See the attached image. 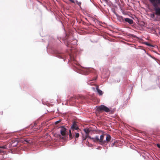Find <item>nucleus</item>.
<instances>
[{
  "label": "nucleus",
  "instance_id": "obj_1",
  "mask_svg": "<svg viewBox=\"0 0 160 160\" xmlns=\"http://www.w3.org/2000/svg\"><path fill=\"white\" fill-rule=\"evenodd\" d=\"M84 130L86 133L85 138H83V140H85L86 139L88 138L93 141L96 142H100V144L102 145L106 144L108 142L110 141L111 137L108 134H102L100 136V138L98 136H95L94 138H92L88 136V134L90 132V130L88 129H84Z\"/></svg>",
  "mask_w": 160,
  "mask_h": 160
},
{
  "label": "nucleus",
  "instance_id": "obj_2",
  "mask_svg": "<svg viewBox=\"0 0 160 160\" xmlns=\"http://www.w3.org/2000/svg\"><path fill=\"white\" fill-rule=\"evenodd\" d=\"M149 2L153 6V9L155 11V14L158 17L160 16V7H158L160 6V0H149Z\"/></svg>",
  "mask_w": 160,
  "mask_h": 160
},
{
  "label": "nucleus",
  "instance_id": "obj_3",
  "mask_svg": "<svg viewBox=\"0 0 160 160\" xmlns=\"http://www.w3.org/2000/svg\"><path fill=\"white\" fill-rule=\"evenodd\" d=\"M97 110L98 112H109V114H113L114 112V110L112 109L111 108H108L103 105H101L97 108Z\"/></svg>",
  "mask_w": 160,
  "mask_h": 160
},
{
  "label": "nucleus",
  "instance_id": "obj_4",
  "mask_svg": "<svg viewBox=\"0 0 160 160\" xmlns=\"http://www.w3.org/2000/svg\"><path fill=\"white\" fill-rule=\"evenodd\" d=\"M60 133L62 136H65L67 133V129L64 126H61L60 127Z\"/></svg>",
  "mask_w": 160,
  "mask_h": 160
},
{
  "label": "nucleus",
  "instance_id": "obj_5",
  "mask_svg": "<svg viewBox=\"0 0 160 160\" xmlns=\"http://www.w3.org/2000/svg\"><path fill=\"white\" fill-rule=\"evenodd\" d=\"M79 129L78 125L75 122H73V124L71 127V130H72V132L74 130H77Z\"/></svg>",
  "mask_w": 160,
  "mask_h": 160
},
{
  "label": "nucleus",
  "instance_id": "obj_6",
  "mask_svg": "<svg viewBox=\"0 0 160 160\" xmlns=\"http://www.w3.org/2000/svg\"><path fill=\"white\" fill-rule=\"evenodd\" d=\"M124 20L125 22H128L130 24H132L133 22V20L129 18H125Z\"/></svg>",
  "mask_w": 160,
  "mask_h": 160
},
{
  "label": "nucleus",
  "instance_id": "obj_7",
  "mask_svg": "<svg viewBox=\"0 0 160 160\" xmlns=\"http://www.w3.org/2000/svg\"><path fill=\"white\" fill-rule=\"evenodd\" d=\"M97 77H94L92 80H90L88 81V84L89 85H92L93 84L92 83L94 82H92V81H94L95 80H96L97 79Z\"/></svg>",
  "mask_w": 160,
  "mask_h": 160
},
{
  "label": "nucleus",
  "instance_id": "obj_8",
  "mask_svg": "<svg viewBox=\"0 0 160 160\" xmlns=\"http://www.w3.org/2000/svg\"><path fill=\"white\" fill-rule=\"evenodd\" d=\"M7 148V145L4 144V143L0 142V148L6 149Z\"/></svg>",
  "mask_w": 160,
  "mask_h": 160
},
{
  "label": "nucleus",
  "instance_id": "obj_9",
  "mask_svg": "<svg viewBox=\"0 0 160 160\" xmlns=\"http://www.w3.org/2000/svg\"><path fill=\"white\" fill-rule=\"evenodd\" d=\"M96 89H97V90L98 93H99V94L100 95H102V94H103L102 92L98 88V86H97V87Z\"/></svg>",
  "mask_w": 160,
  "mask_h": 160
},
{
  "label": "nucleus",
  "instance_id": "obj_10",
  "mask_svg": "<svg viewBox=\"0 0 160 160\" xmlns=\"http://www.w3.org/2000/svg\"><path fill=\"white\" fill-rule=\"evenodd\" d=\"M18 144V142L17 141L13 140L12 141V145L13 147L15 146H17V145Z\"/></svg>",
  "mask_w": 160,
  "mask_h": 160
},
{
  "label": "nucleus",
  "instance_id": "obj_11",
  "mask_svg": "<svg viewBox=\"0 0 160 160\" xmlns=\"http://www.w3.org/2000/svg\"><path fill=\"white\" fill-rule=\"evenodd\" d=\"M69 138L70 139H72L73 138V137L72 135L71 129H70L69 130Z\"/></svg>",
  "mask_w": 160,
  "mask_h": 160
},
{
  "label": "nucleus",
  "instance_id": "obj_12",
  "mask_svg": "<svg viewBox=\"0 0 160 160\" xmlns=\"http://www.w3.org/2000/svg\"><path fill=\"white\" fill-rule=\"evenodd\" d=\"M24 141L26 142V144H29L30 143V141L28 139L24 140Z\"/></svg>",
  "mask_w": 160,
  "mask_h": 160
},
{
  "label": "nucleus",
  "instance_id": "obj_13",
  "mask_svg": "<svg viewBox=\"0 0 160 160\" xmlns=\"http://www.w3.org/2000/svg\"><path fill=\"white\" fill-rule=\"evenodd\" d=\"M75 138H78L79 136V134L78 133H77L76 132H75Z\"/></svg>",
  "mask_w": 160,
  "mask_h": 160
},
{
  "label": "nucleus",
  "instance_id": "obj_14",
  "mask_svg": "<svg viewBox=\"0 0 160 160\" xmlns=\"http://www.w3.org/2000/svg\"><path fill=\"white\" fill-rule=\"evenodd\" d=\"M155 14L154 13H152L150 14V17L152 18H154L155 17Z\"/></svg>",
  "mask_w": 160,
  "mask_h": 160
},
{
  "label": "nucleus",
  "instance_id": "obj_15",
  "mask_svg": "<svg viewBox=\"0 0 160 160\" xmlns=\"http://www.w3.org/2000/svg\"><path fill=\"white\" fill-rule=\"evenodd\" d=\"M76 2L77 4L79 6H80L81 5V2H79L78 1H76Z\"/></svg>",
  "mask_w": 160,
  "mask_h": 160
},
{
  "label": "nucleus",
  "instance_id": "obj_16",
  "mask_svg": "<svg viewBox=\"0 0 160 160\" xmlns=\"http://www.w3.org/2000/svg\"><path fill=\"white\" fill-rule=\"evenodd\" d=\"M60 122V121H56V122H55V124H57L59 123Z\"/></svg>",
  "mask_w": 160,
  "mask_h": 160
},
{
  "label": "nucleus",
  "instance_id": "obj_17",
  "mask_svg": "<svg viewBox=\"0 0 160 160\" xmlns=\"http://www.w3.org/2000/svg\"><path fill=\"white\" fill-rule=\"evenodd\" d=\"M157 147L160 148V144H157Z\"/></svg>",
  "mask_w": 160,
  "mask_h": 160
},
{
  "label": "nucleus",
  "instance_id": "obj_18",
  "mask_svg": "<svg viewBox=\"0 0 160 160\" xmlns=\"http://www.w3.org/2000/svg\"><path fill=\"white\" fill-rule=\"evenodd\" d=\"M70 1L72 2V3H75V2H74V0H70Z\"/></svg>",
  "mask_w": 160,
  "mask_h": 160
},
{
  "label": "nucleus",
  "instance_id": "obj_19",
  "mask_svg": "<svg viewBox=\"0 0 160 160\" xmlns=\"http://www.w3.org/2000/svg\"><path fill=\"white\" fill-rule=\"evenodd\" d=\"M146 45H148V46H150V44H148V43L147 42L146 44Z\"/></svg>",
  "mask_w": 160,
  "mask_h": 160
},
{
  "label": "nucleus",
  "instance_id": "obj_20",
  "mask_svg": "<svg viewBox=\"0 0 160 160\" xmlns=\"http://www.w3.org/2000/svg\"><path fill=\"white\" fill-rule=\"evenodd\" d=\"M114 144H115V143H112V147H113L114 146Z\"/></svg>",
  "mask_w": 160,
  "mask_h": 160
},
{
  "label": "nucleus",
  "instance_id": "obj_21",
  "mask_svg": "<svg viewBox=\"0 0 160 160\" xmlns=\"http://www.w3.org/2000/svg\"><path fill=\"white\" fill-rule=\"evenodd\" d=\"M0 113H1V114L2 115L3 114V112H1Z\"/></svg>",
  "mask_w": 160,
  "mask_h": 160
},
{
  "label": "nucleus",
  "instance_id": "obj_22",
  "mask_svg": "<svg viewBox=\"0 0 160 160\" xmlns=\"http://www.w3.org/2000/svg\"><path fill=\"white\" fill-rule=\"evenodd\" d=\"M83 138H85V137H84V136L83 137H82V139L83 140Z\"/></svg>",
  "mask_w": 160,
  "mask_h": 160
},
{
  "label": "nucleus",
  "instance_id": "obj_23",
  "mask_svg": "<svg viewBox=\"0 0 160 160\" xmlns=\"http://www.w3.org/2000/svg\"><path fill=\"white\" fill-rule=\"evenodd\" d=\"M2 152V151L1 150H0V153H1Z\"/></svg>",
  "mask_w": 160,
  "mask_h": 160
},
{
  "label": "nucleus",
  "instance_id": "obj_24",
  "mask_svg": "<svg viewBox=\"0 0 160 160\" xmlns=\"http://www.w3.org/2000/svg\"><path fill=\"white\" fill-rule=\"evenodd\" d=\"M132 36H133V37H135V36H134V35H132Z\"/></svg>",
  "mask_w": 160,
  "mask_h": 160
},
{
  "label": "nucleus",
  "instance_id": "obj_25",
  "mask_svg": "<svg viewBox=\"0 0 160 160\" xmlns=\"http://www.w3.org/2000/svg\"><path fill=\"white\" fill-rule=\"evenodd\" d=\"M155 20H158V19H156Z\"/></svg>",
  "mask_w": 160,
  "mask_h": 160
}]
</instances>
